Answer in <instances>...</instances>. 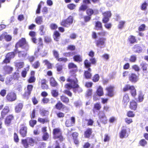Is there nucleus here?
Returning <instances> with one entry per match:
<instances>
[{
  "label": "nucleus",
  "instance_id": "obj_1",
  "mask_svg": "<svg viewBox=\"0 0 148 148\" xmlns=\"http://www.w3.org/2000/svg\"><path fill=\"white\" fill-rule=\"evenodd\" d=\"M67 81L69 82L65 85V87L67 89H71L72 88H77V90L79 92H81L82 89L79 87L77 84V81L76 78L73 79L72 76L70 77L67 79Z\"/></svg>",
  "mask_w": 148,
  "mask_h": 148
},
{
  "label": "nucleus",
  "instance_id": "obj_2",
  "mask_svg": "<svg viewBox=\"0 0 148 148\" xmlns=\"http://www.w3.org/2000/svg\"><path fill=\"white\" fill-rule=\"evenodd\" d=\"M19 47L24 48L26 50L28 49L29 46L26 43L25 38H22L16 44V49H18Z\"/></svg>",
  "mask_w": 148,
  "mask_h": 148
},
{
  "label": "nucleus",
  "instance_id": "obj_3",
  "mask_svg": "<svg viewBox=\"0 0 148 148\" xmlns=\"http://www.w3.org/2000/svg\"><path fill=\"white\" fill-rule=\"evenodd\" d=\"M22 144L25 148L29 147V145L33 146L35 143L34 140L32 138H28L26 139L22 140Z\"/></svg>",
  "mask_w": 148,
  "mask_h": 148
},
{
  "label": "nucleus",
  "instance_id": "obj_4",
  "mask_svg": "<svg viewBox=\"0 0 148 148\" xmlns=\"http://www.w3.org/2000/svg\"><path fill=\"white\" fill-rule=\"evenodd\" d=\"M73 17L70 16L66 19L62 20L60 24L62 26L68 27L73 23Z\"/></svg>",
  "mask_w": 148,
  "mask_h": 148
},
{
  "label": "nucleus",
  "instance_id": "obj_5",
  "mask_svg": "<svg viewBox=\"0 0 148 148\" xmlns=\"http://www.w3.org/2000/svg\"><path fill=\"white\" fill-rule=\"evenodd\" d=\"M53 138L55 139H58L60 141H62L63 138L62 135V133L60 129L56 128L53 130Z\"/></svg>",
  "mask_w": 148,
  "mask_h": 148
},
{
  "label": "nucleus",
  "instance_id": "obj_6",
  "mask_svg": "<svg viewBox=\"0 0 148 148\" xmlns=\"http://www.w3.org/2000/svg\"><path fill=\"white\" fill-rule=\"evenodd\" d=\"M130 129L126 126H123L122 127L121 132L119 133V136L121 138H126L128 135Z\"/></svg>",
  "mask_w": 148,
  "mask_h": 148
},
{
  "label": "nucleus",
  "instance_id": "obj_7",
  "mask_svg": "<svg viewBox=\"0 0 148 148\" xmlns=\"http://www.w3.org/2000/svg\"><path fill=\"white\" fill-rule=\"evenodd\" d=\"M29 35L32 37V40L33 42L35 43H38L39 46H42V39L40 38L37 40L34 38L36 36V33L35 32H30L29 33Z\"/></svg>",
  "mask_w": 148,
  "mask_h": 148
},
{
  "label": "nucleus",
  "instance_id": "obj_8",
  "mask_svg": "<svg viewBox=\"0 0 148 148\" xmlns=\"http://www.w3.org/2000/svg\"><path fill=\"white\" fill-rule=\"evenodd\" d=\"M106 41V38H99L96 42V46L100 48H104L105 47V42Z\"/></svg>",
  "mask_w": 148,
  "mask_h": 148
},
{
  "label": "nucleus",
  "instance_id": "obj_9",
  "mask_svg": "<svg viewBox=\"0 0 148 148\" xmlns=\"http://www.w3.org/2000/svg\"><path fill=\"white\" fill-rule=\"evenodd\" d=\"M114 87L110 85L106 87V90L107 91L106 95L110 97H112L114 95Z\"/></svg>",
  "mask_w": 148,
  "mask_h": 148
},
{
  "label": "nucleus",
  "instance_id": "obj_10",
  "mask_svg": "<svg viewBox=\"0 0 148 148\" xmlns=\"http://www.w3.org/2000/svg\"><path fill=\"white\" fill-rule=\"evenodd\" d=\"M7 100L10 101H15L16 99V94L13 92H11L8 94L6 96Z\"/></svg>",
  "mask_w": 148,
  "mask_h": 148
},
{
  "label": "nucleus",
  "instance_id": "obj_11",
  "mask_svg": "<svg viewBox=\"0 0 148 148\" xmlns=\"http://www.w3.org/2000/svg\"><path fill=\"white\" fill-rule=\"evenodd\" d=\"M99 119L101 122L104 124L106 123L107 119L104 113L101 112H99Z\"/></svg>",
  "mask_w": 148,
  "mask_h": 148
},
{
  "label": "nucleus",
  "instance_id": "obj_12",
  "mask_svg": "<svg viewBox=\"0 0 148 148\" xmlns=\"http://www.w3.org/2000/svg\"><path fill=\"white\" fill-rule=\"evenodd\" d=\"M129 80L130 81L133 83H135L139 79L138 76L136 74L132 73L129 75Z\"/></svg>",
  "mask_w": 148,
  "mask_h": 148
},
{
  "label": "nucleus",
  "instance_id": "obj_13",
  "mask_svg": "<svg viewBox=\"0 0 148 148\" xmlns=\"http://www.w3.org/2000/svg\"><path fill=\"white\" fill-rule=\"evenodd\" d=\"M53 55L56 60L58 61H62L64 62H66L67 59L66 58H59V54L58 52L56 50H54L53 51Z\"/></svg>",
  "mask_w": 148,
  "mask_h": 148
},
{
  "label": "nucleus",
  "instance_id": "obj_14",
  "mask_svg": "<svg viewBox=\"0 0 148 148\" xmlns=\"http://www.w3.org/2000/svg\"><path fill=\"white\" fill-rule=\"evenodd\" d=\"M15 53H18L19 57L22 59H24L27 55L26 51H18V49L14 51Z\"/></svg>",
  "mask_w": 148,
  "mask_h": 148
},
{
  "label": "nucleus",
  "instance_id": "obj_15",
  "mask_svg": "<svg viewBox=\"0 0 148 148\" xmlns=\"http://www.w3.org/2000/svg\"><path fill=\"white\" fill-rule=\"evenodd\" d=\"M75 118L71 117L70 120H67L66 122V125L67 127L73 126L75 124Z\"/></svg>",
  "mask_w": 148,
  "mask_h": 148
},
{
  "label": "nucleus",
  "instance_id": "obj_16",
  "mask_svg": "<svg viewBox=\"0 0 148 148\" xmlns=\"http://www.w3.org/2000/svg\"><path fill=\"white\" fill-rule=\"evenodd\" d=\"M137 106V103L135 101L132 100L130 101L129 107L131 109L135 110L136 109Z\"/></svg>",
  "mask_w": 148,
  "mask_h": 148
},
{
  "label": "nucleus",
  "instance_id": "obj_17",
  "mask_svg": "<svg viewBox=\"0 0 148 148\" xmlns=\"http://www.w3.org/2000/svg\"><path fill=\"white\" fill-rule=\"evenodd\" d=\"M27 128L26 127L22 126L20 131L21 134L23 137L25 136L27 133Z\"/></svg>",
  "mask_w": 148,
  "mask_h": 148
},
{
  "label": "nucleus",
  "instance_id": "obj_18",
  "mask_svg": "<svg viewBox=\"0 0 148 148\" xmlns=\"http://www.w3.org/2000/svg\"><path fill=\"white\" fill-rule=\"evenodd\" d=\"M9 111V107L5 106L1 112V116L4 117Z\"/></svg>",
  "mask_w": 148,
  "mask_h": 148
},
{
  "label": "nucleus",
  "instance_id": "obj_19",
  "mask_svg": "<svg viewBox=\"0 0 148 148\" xmlns=\"http://www.w3.org/2000/svg\"><path fill=\"white\" fill-rule=\"evenodd\" d=\"M92 133V129L90 128H88L84 132V135L85 137L88 138L90 136Z\"/></svg>",
  "mask_w": 148,
  "mask_h": 148
},
{
  "label": "nucleus",
  "instance_id": "obj_20",
  "mask_svg": "<svg viewBox=\"0 0 148 148\" xmlns=\"http://www.w3.org/2000/svg\"><path fill=\"white\" fill-rule=\"evenodd\" d=\"M96 92L97 95L99 96H102L103 95V89L101 86H99V87L97 90Z\"/></svg>",
  "mask_w": 148,
  "mask_h": 148
},
{
  "label": "nucleus",
  "instance_id": "obj_21",
  "mask_svg": "<svg viewBox=\"0 0 148 148\" xmlns=\"http://www.w3.org/2000/svg\"><path fill=\"white\" fill-rule=\"evenodd\" d=\"M60 34L57 31H55L54 33L53 38L54 40L56 41H58L60 38Z\"/></svg>",
  "mask_w": 148,
  "mask_h": 148
},
{
  "label": "nucleus",
  "instance_id": "obj_22",
  "mask_svg": "<svg viewBox=\"0 0 148 148\" xmlns=\"http://www.w3.org/2000/svg\"><path fill=\"white\" fill-rule=\"evenodd\" d=\"M50 85L53 87H56L58 85V83L53 77L50 79Z\"/></svg>",
  "mask_w": 148,
  "mask_h": 148
},
{
  "label": "nucleus",
  "instance_id": "obj_23",
  "mask_svg": "<svg viewBox=\"0 0 148 148\" xmlns=\"http://www.w3.org/2000/svg\"><path fill=\"white\" fill-rule=\"evenodd\" d=\"M88 71H86L84 73V75L86 78L89 79L91 78L92 75L89 72L91 71V70L90 68L88 69Z\"/></svg>",
  "mask_w": 148,
  "mask_h": 148
},
{
  "label": "nucleus",
  "instance_id": "obj_24",
  "mask_svg": "<svg viewBox=\"0 0 148 148\" xmlns=\"http://www.w3.org/2000/svg\"><path fill=\"white\" fill-rule=\"evenodd\" d=\"M129 101V97L127 94H125L123 97V102L125 104H127V103Z\"/></svg>",
  "mask_w": 148,
  "mask_h": 148
},
{
  "label": "nucleus",
  "instance_id": "obj_25",
  "mask_svg": "<svg viewBox=\"0 0 148 148\" xmlns=\"http://www.w3.org/2000/svg\"><path fill=\"white\" fill-rule=\"evenodd\" d=\"M13 116L12 115L8 116L5 120V123L6 124H9L11 122V121L13 119Z\"/></svg>",
  "mask_w": 148,
  "mask_h": 148
},
{
  "label": "nucleus",
  "instance_id": "obj_26",
  "mask_svg": "<svg viewBox=\"0 0 148 148\" xmlns=\"http://www.w3.org/2000/svg\"><path fill=\"white\" fill-rule=\"evenodd\" d=\"M23 107V105L21 103H19L17 105L15 108V110L16 112H19L21 110Z\"/></svg>",
  "mask_w": 148,
  "mask_h": 148
},
{
  "label": "nucleus",
  "instance_id": "obj_27",
  "mask_svg": "<svg viewBox=\"0 0 148 148\" xmlns=\"http://www.w3.org/2000/svg\"><path fill=\"white\" fill-rule=\"evenodd\" d=\"M96 29L97 30H102V26L101 23L99 21H97L95 25Z\"/></svg>",
  "mask_w": 148,
  "mask_h": 148
},
{
  "label": "nucleus",
  "instance_id": "obj_28",
  "mask_svg": "<svg viewBox=\"0 0 148 148\" xmlns=\"http://www.w3.org/2000/svg\"><path fill=\"white\" fill-rule=\"evenodd\" d=\"M128 40L130 43L133 44L136 42V39L134 36L131 35L129 37Z\"/></svg>",
  "mask_w": 148,
  "mask_h": 148
},
{
  "label": "nucleus",
  "instance_id": "obj_29",
  "mask_svg": "<svg viewBox=\"0 0 148 148\" xmlns=\"http://www.w3.org/2000/svg\"><path fill=\"white\" fill-rule=\"evenodd\" d=\"M130 92L132 96L133 97H135L136 95V90L134 86H133L130 90Z\"/></svg>",
  "mask_w": 148,
  "mask_h": 148
},
{
  "label": "nucleus",
  "instance_id": "obj_30",
  "mask_svg": "<svg viewBox=\"0 0 148 148\" xmlns=\"http://www.w3.org/2000/svg\"><path fill=\"white\" fill-rule=\"evenodd\" d=\"M42 16H38L36 18V23L38 25L41 24L42 22Z\"/></svg>",
  "mask_w": 148,
  "mask_h": 148
},
{
  "label": "nucleus",
  "instance_id": "obj_31",
  "mask_svg": "<svg viewBox=\"0 0 148 148\" xmlns=\"http://www.w3.org/2000/svg\"><path fill=\"white\" fill-rule=\"evenodd\" d=\"M67 8L71 10H73L75 9L76 5L73 3H70L67 5Z\"/></svg>",
  "mask_w": 148,
  "mask_h": 148
},
{
  "label": "nucleus",
  "instance_id": "obj_32",
  "mask_svg": "<svg viewBox=\"0 0 148 148\" xmlns=\"http://www.w3.org/2000/svg\"><path fill=\"white\" fill-rule=\"evenodd\" d=\"M73 59L74 60L77 62H81L82 60V57L80 55H76L75 56Z\"/></svg>",
  "mask_w": 148,
  "mask_h": 148
},
{
  "label": "nucleus",
  "instance_id": "obj_33",
  "mask_svg": "<svg viewBox=\"0 0 148 148\" xmlns=\"http://www.w3.org/2000/svg\"><path fill=\"white\" fill-rule=\"evenodd\" d=\"M4 38L7 41H10L11 40L12 36L8 35L6 32H4Z\"/></svg>",
  "mask_w": 148,
  "mask_h": 148
},
{
  "label": "nucleus",
  "instance_id": "obj_34",
  "mask_svg": "<svg viewBox=\"0 0 148 148\" xmlns=\"http://www.w3.org/2000/svg\"><path fill=\"white\" fill-rule=\"evenodd\" d=\"M24 63L23 62H16L15 63V66L16 68L17 69L22 68L24 66Z\"/></svg>",
  "mask_w": 148,
  "mask_h": 148
},
{
  "label": "nucleus",
  "instance_id": "obj_35",
  "mask_svg": "<svg viewBox=\"0 0 148 148\" xmlns=\"http://www.w3.org/2000/svg\"><path fill=\"white\" fill-rule=\"evenodd\" d=\"M133 86H131L129 84H126L125 86L123 88V91L124 92H126L129 90H131L132 87Z\"/></svg>",
  "mask_w": 148,
  "mask_h": 148
},
{
  "label": "nucleus",
  "instance_id": "obj_36",
  "mask_svg": "<svg viewBox=\"0 0 148 148\" xmlns=\"http://www.w3.org/2000/svg\"><path fill=\"white\" fill-rule=\"evenodd\" d=\"M143 71H146L148 68V65L146 63H142L140 64Z\"/></svg>",
  "mask_w": 148,
  "mask_h": 148
},
{
  "label": "nucleus",
  "instance_id": "obj_37",
  "mask_svg": "<svg viewBox=\"0 0 148 148\" xmlns=\"http://www.w3.org/2000/svg\"><path fill=\"white\" fill-rule=\"evenodd\" d=\"M29 69V66H28L25 69V70L23 71L21 73V75L23 77H25L26 76L27 73V71H28Z\"/></svg>",
  "mask_w": 148,
  "mask_h": 148
},
{
  "label": "nucleus",
  "instance_id": "obj_38",
  "mask_svg": "<svg viewBox=\"0 0 148 148\" xmlns=\"http://www.w3.org/2000/svg\"><path fill=\"white\" fill-rule=\"evenodd\" d=\"M102 14L103 16H106L109 18L111 17L112 15V14L111 12L110 11L105 12L103 13Z\"/></svg>",
  "mask_w": 148,
  "mask_h": 148
},
{
  "label": "nucleus",
  "instance_id": "obj_39",
  "mask_svg": "<svg viewBox=\"0 0 148 148\" xmlns=\"http://www.w3.org/2000/svg\"><path fill=\"white\" fill-rule=\"evenodd\" d=\"M33 88V86L32 85H28L27 86V90H28V92L25 93L26 95H29L31 93V92Z\"/></svg>",
  "mask_w": 148,
  "mask_h": 148
},
{
  "label": "nucleus",
  "instance_id": "obj_40",
  "mask_svg": "<svg viewBox=\"0 0 148 148\" xmlns=\"http://www.w3.org/2000/svg\"><path fill=\"white\" fill-rule=\"evenodd\" d=\"M41 51H40V49L39 47L36 48L34 52V54L35 56L38 57L39 55H40V53L41 52Z\"/></svg>",
  "mask_w": 148,
  "mask_h": 148
},
{
  "label": "nucleus",
  "instance_id": "obj_41",
  "mask_svg": "<svg viewBox=\"0 0 148 148\" xmlns=\"http://www.w3.org/2000/svg\"><path fill=\"white\" fill-rule=\"evenodd\" d=\"M4 69L7 72V73H9L12 71L13 68L12 67L7 66L5 67Z\"/></svg>",
  "mask_w": 148,
  "mask_h": 148
},
{
  "label": "nucleus",
  "instance_id": "obj_42",
  "mask_svg": "<svg viewBox=\"0 0 148 148\" xmlns=\"http://www.w3.org/2000/svg\"><path fill=\"white\" fill-rule=\"evenodd\" d=\"M15 56V53L14 52L9 53H8L6 56L7 58H9L10 60L13 58Z\"/></svg>",
  "mask_w": 148,
  "mask_h": 148
},
{
  "label": "nucleus",
  "instance_id": "obj_43",
  "mask_svg": "<svg viewBox=\"0 0 148 148\" xmlns=\"http://www.w3.org/2000/svg\"><path fill=\"white\" fill-rule=\"evenodd\" d=\"M51 94L54 97H56L58 95V92L56 90H52L51 91Z\"/></svg>",
  "mask_w": 148,
  "mask_h": 148
},
{
  "label": "nucleus",
  "instance_id": "obj_44",
  "mask_svg": "<svg viewBox=\"0 0 148 148\" xmlns=\"http://www.w3.org/2000/svg\"><path fill=\"white\" fill-rule=\"evenodd\" d=\"M69 67L70 69H73L74 70H76L77 69V67L73 63H70L69 64Z\"/></svg>",
  "mask_w": 148,
  "mask_h": 148
},
{
  "label": "nucleus",
  "instance_id": "obj_45",
  "mask_svg": "<svg viewBox=\"0 0 148 148\" xmlns=\"http://www.w3.org/2000/svg\"><path fill=\"white\" fill-rule=\"evenodd\" d=\"M87 8V6L85 4H83L79 8V11H84Z\"/></svg>",
  "mask_w": 148,
  "mask_h": 148
},
{
  "label": "nucleus",
  "instance_id": "obj_46",
  "mask_svg": "<svg viewBox=\"0 0 148 148\" xmlns=\"http://www.w3.org/2000/svg\"><path fill=\"white\" fill-rule=\"evenodd\" d=\"M125 23V21H120L118 25V28L120 29H122Z\"/></svg>",
  "mask_w": 148,
  "mask_h": 148
},
{
  "label": "nucleus",
  "instance_id": "obj_47",
  "mask_svg": "<svg viewBox=\"0 0 148 148\" xmlns=\"http://www.w3.org/2000/svg\"><path fill=\"white\" fill-rule=\"evenodd\" d=\"M61 100L63 102L65 103H67L69 101V99L66 97L62 96L61 97Z\"/></svg>",
  "mask_w": 148,
  "mask_h": 148
},
{
  "label": "nucleus",
  "instance_id": "obj_48",
  "mask_svg": "<svg viewBox=\"0 0 148 148\" xmlns=\"http://www.w3.org/2000/svg\"><path fill=\"white\" fill-rule=\"evenodd\" d=\"M110 139V137L107 134H105L103 137V141L104 142L108 141Z\"/></svg>",
  "mask_w": 148,
  "mask_h": 148
},
{
  "label": "nucleus",
  "instance_id": "obj_49",
  "mask_svg": "<svg viewBox=\"0 0 148 148\" xmlns=\"http://www.w3.org/2000/svg\"><path fill=\"white\" fill-rule=\"evenodd\" d=\"M99 78V75L98 74L95 75L93 77L92 80L95 82L98 81Z\"/></svg>",
  "mask_w": 148,
  "mask_h": 148
},
{
  "label": "nucleus",
  "instance_id": "obj_50",
  "mask_svg": "<svg viewBox=\"0 0 148 148\" xmlns=\"http://www.w3.org/2000/svg\"><path fill=\"white\" fill-rule=\"evenodd\" d=\"M145 24H142L138 27V30L139 31H143L145 30Z\"/></svg>",
  "mask_w": 148,
  "mask_h": 148
},
{
  "label": "nucleus",
  "instance_id": "obj_51",
  "mask_svg": "<svg viewBox=\"0 0 148 148\" xmlns=\"http://www.w3.org/2000/svg\"><path fill=\"white\" fill-rule=\"evenodd\" d=\"M147 141L144 139H142L141 140L140 142V144L142 146H144L147 144Z\"/></svg>",
  "mask_w": 148,
  "mask_h": 148
},
{
  "label": "nucleus",
  "instance_id": "obj_52",
  "mask_svg": "<svg viewBox=\"0 0 148 148\" xmlns=\"http://www.w3.org/2000/svg\"><path fill=\"white\" fill-rule=\"evenodd\" d=\"M101 106L100 103H97L94 105V108L97 110H99L101 108Z\"/></svg>",
  "mask_w": 148,
  "mask_h": 148
},
{
  "label": "nucleus",
  "instance_id": "obj_53",
  "mask_svg": "<svg viewBox=\"0 0 148 148\" xmlns=\"http://www.w3.org/2000/svg\"><path fill=\"white\" fill-rule=\"evenodd\" d=\"M147 3L145 2L143 3L141 6V9L142 10H145L147 8Z\"/></svg>",
  "mask_w": 148,
  "mask_h": 148
},
{
  "label": "nucleus",
  "instance_id": "obj_54",
  "mask_svg": "<svg viewBox=\"0 0 148 148\" xmlns=\"http://www.w3.org/2000/svg\"><path fill=\"white\" fill-rule=\"evenodd\" d=\"M84 64L85 67L86 68H88L90 66L91 64L87 60H86L84 62Z\"/></svg>",
  "mask_w": 148,
  "mask_h": 148
},
{
  "label": "nucleus",
  "instance_id": "obj_55",
  "mask_svg": "<svg viewBox=\"0 0 148 148\" xmlns=\"http://www.w3.org/2000/svg\"><path fill=\"white\" fill-rule=\"evenodd\" d=\"M42 12L43 14H46L48 12V8L46 7H43L42 9Z\"/></svg>",
  "mask_w": 148,
  "mask_h": 148
},
{
  "label": "nucleus",
  "instance_id": "obj_56",
  "mask_svg": "<svg viewBox=\"0 0 148 148\" xmlns=\"http://www.w3.org/2000/svg\"><path fill=\"white\" fill-rule=\"evenodd\" d=\"M49 113V112L47 111L43 110L41 111L40 114L41 116H44L48 115Z\"/></svg>",
  "mask_w": 148,
  "mask_h": 148
},
{
  "label": "nucleus",
  "instance_id": "obj_57",
  "mask_svg": "<svg viewBox=\"0 0 148 148\" xmlns=\"http://www.w3.org/2000/svg\"><path fill=\"white\" fill-rule=\"evenodd\" d=\"M38 121L40 123H44L45 122H48L49 121V120L48 119H44L41 118H39L38 119Z\"/></svg>",
  "mask_w": 148,
  "mask_h": 148
},
{
  "label": "nucleus",
  "instance_id": "obj_58",
  "mask_svg": "<svg viewBox=\"0 0 148 148\" xmlns=\"http://www.w3.org/2000/svg\"><path fill=\"white\" fill-rule=\"evenodd\" d=\"M40 65V63L39 61H37L35 62L33 65V67L36 69Z\"/></svg>",
  "mask_w": 148,
  "mask_h": 148
},
{
  "label": "nucleus",
  "instance_id": "obj_59",
  "mask_svg": "<svg viewBox=\"0 0 148 148\" xmlns=\"http://www.w3.org/2000/svg\"><path fill=\"white\" fill-rule=\"evenodd\" d=\"M12 78L11 77H7L5 81V83L6 84L8 85L10 84L11 81L12 80Z\"/></svg>",
  "mask_w": 148,
  "mask_h": 148
},
{
  "label": "nucleus",
  "instance_id": "obj_60",
  "mask_svg": "<svg viewBox=\"0 0 148 148\" xmlns=\"http://www.w3.org/2000/svg\"><path fill=\"white\" fill-rule=\"evenodd\" d=\"M35 80V78L34 77V76H31L28 80V82L30 83H32L34 82Z\"/></svg>",
  "mask_w": 148,
  "mask_h": 148
},
{
  "label": "nucleus",
  "instance_id": "obj_61",
  "mask_svg": "<svg viewBox=\"0 0 148 148\" xmlns=\"http://www.w3.org/2000/svg\"><path fill=\"white\" fill-rule=\"evenodd\" d=\"M132 68L135 71H138L140 70V69L138 66L136 65H134L132 66Z\"/></svg>",
  "mask_w": 148,
  "mask_h": 148
},
{
  "label": "nucleus",
  "instance_id": "obj_62",
  "mask_svg": "<svg viewBox=\"0 0 148 148\" xmlns=\"http://www.w3.org/2000/svg\"><path fill=\"white\" fill-rule=\"evenodd\" d=\"M86 12L88 15L90 16L93 13V11L92 9H89L87 10Z\"/></svg>",
  "mask_w": 148,
  "mask_h": 148
},
{
  "label": "nucleus",
  "instance_id": "obj_63",
  "mask_svg": "<svg viewBox=\"0 0 148 148\" xmlns=\"http://www.w3.org/2000/svg\"><path fill=\"white\" fill-rule=\"evenodd\" d=\"M36 123V120H31L29 121L30 125L32 127H33Z\"/></svg>",
  "mask_w": 148,
  "mask_h": 148
},
{
  "label": "nucleus",
  "instance_id": "obj_64",
  "mask_svg": "<svg viewBox=\"0 0 148 148\" xmlns=\"http://www.w3.org/2000/svg\"><path fill=\"white\" fill-rule=\"evenodd\" d=\"M50 27L52 29H55L57 28L58 26L56 24L52 23L51 24Z\"/></svg>",
  "mask_w": 148,
  "mask_h": 148
}]
</instances>
